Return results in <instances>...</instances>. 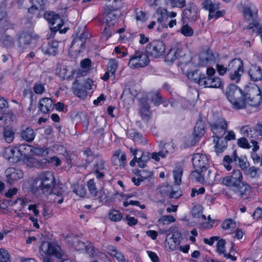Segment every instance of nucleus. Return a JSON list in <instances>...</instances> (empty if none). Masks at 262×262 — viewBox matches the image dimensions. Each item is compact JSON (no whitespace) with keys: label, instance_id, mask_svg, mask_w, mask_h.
Masks as SVG:
<instances>
[{"label":"nucleus","instance_id":"nucleus-1","mask_svg":"<svg viewBox=\"0 0 262 262\" xmlns=\"http://www.w3.org/2000/svg\"><path fill=\"white\" fill-rule=\"evenodd\" d=\"M226 96L234 109H244L248 105L258 106L262 103V87L254 85L244 96L237 86L230 84L226 89Z\"/></svg>","mask_w":262,"mask_h":262},{"label":"nucleus","instance_id":"nucleus-2","mask_svg":"<svg viewBox=\"0 0 262 262\" xmlns=\"http://www.w3.org/2000/svg\"><path fill=\"white\" fill-rule=\"evenodd\" d=\"M55 179L52 172L47 171L38 175L31 184V191L36 195L50 194L55 189Z\"/></svg>","mask_w":262,"mask_h":262},{"label":"nucleus","instance_id":"nucleus-3","mask_svg":"<svg viewBox=\"0 0 262 262\" xmlns=\"http://www.w3.org/2000/svg\"><path fill=\"white\" fill-rule=\"evenodd\" d=\"M39 253L43 262H66L62 251L56 244L42 243L39 249Z\"/></svg>","mask_w":262,"mask_h":262},{"label":"nucleus","instance_id":"nucleus-4","mask_svg":"<svg viewBox=\"0 0 262 262\" xmlns=\"http://www.w3.org/2000/svg\"><path fill=\"white\" fill-rule=\"evenodd\" d=\"M168 56L172 60L179 59L181 64H186L191 60V57L186 46L184 44L177 43L171 48Z\"/></svg>","mask_w":262,"mask_h":262},{"label":"nucleus","instance_id":"nucleus-5","mask_svg":"<svg viewBox=\"0 0 262 262\" xmlns=\"http://www.w3.org/2000/svg\"><path fill=\"white\" fill-rule=\"evenodd\" d=\"M228 72L230 79L233 82L238 83L244 73V66L242 60L235 58L228 64Z\"/></svg>","mask_w":262,"mask_h":262},{"label":"nucleus","instance_id":"nucleus-6","mask_svg":"<svg viewBox=\"0 0 262 262\" xmlns=\"http://www.w3.org/2000/svg\"><path fill=\"white\" fill-rule=\"evenodd\" d=\"M203 8L209 11L208 19H217L225 14L224 10H220L219 3L212 0H204L202 3Z\"/></svg>","mask_w":262,"mask_h":262},{"label":"nucleus","instance_id":"nucleus-7","mask_svg":"<svg viewBox=\"0 0 262 262\" xmlns=\"http://www.w3.org/2000/svg\"><path fill=\"white\" fill-rule=\"evenodd\" d=\"M86 37L87 35L83 33L73 39L69 49V54L71 57L76 58L80 53L83 52Z\"/></svg>","mask_w":262,"mask_h":262},{"label":"nucleus","instance_id":"nucleus-8","mask_svg":"<svg viewBox=\"0 0 262 262\" xmlns=\"http://www.w3.org/2000/svg\"><path fill=\"white\" fill-rule=\"evenodd\" d=\"M243 15L244 18L249 21H252V24L248 25L247 29L250 32L254 31V28H257V23L255 19L258 16V9L253 4L246 5L243 8Z\"/></svg>","mask_w":262,"mask_h":262},{"label":"nucleus","instance_id":"nucleus-9","mask_svg":"<svg viewBox=\"0 0 262 262\" xmlns=\"http://www.w3.org/2000/svg\"><path fill=\"white\" fill-rule=\"evenodd\" d=\"M243 181L242 173L238 169H234L229 175L223 178L222 183L223 185L233 190L239 186Z\"/></svg>","mask_w":262,"mask_h":262},{"label":"nucleus","instance_id":"nucleus-10","mask_svg":"<svg viewBox=\"0 0 262 262\" xmlns=\"http://www.w3.org/2000/svg\"><path fill=\"white\" fill-rule=\"evenodd\" d=\"M228 126V122L223 117L219 118L210 123L211 130L213 138L223 137Z\"/></svg>","mask_w":262,"mask_h":262},{"label":"nucleus","instance_id":"nucleus-11","mask_svg":"<svg viewBox=\"0 0 262 262\" xmlns=\"http://www.w3.org/2000/svg\"><path fill=\"white\" fill-rule=\"evenodd\" d=\"M146 51L147 53L153 58H160L164 55L165 47L162 41L154 40L148 44Z\"/></svg>","mask_w":262,"mask_h":262},{"label":"nucleus","instance_id":"nucleus-12","mask_svg":"<svg viewBox=\"0 0 262 262\" xmlns=\"http://www.w3.org/2000/svg\"><path fill=\"white\" fill-rule=\"evenodd\" d=\"M149 62L147 54L140 52H136L130 59L128 65L132 68H143L146 66Z\"/></svg>","mask_w":262,"mask_h":262},{"label":"nucleus","instance_id":"nucleus-13","mask_svg":"<svg viewBox=\"0 0 262 262\" xmlns=\"http://www.w3.org/2000/svg\"><path fill=\"white\" fill-rule=\"evenodd\" d=\"M44 17L52 26L57 24L56 26L51 29V35H54L57 30L62 27L63 25L62 20L60 18L58 14L50 11L46 12L44 14Z\"/></svg>","mask_w":262,"mask_h":262},{"label":"nucleus","instance_id":"nucleus-14","mask_svg":"<svg viewBox=\"0 0 262 262\" xmlns=\"http://www.w3.org/2000/svg\"><path fill=\"white\" fill-rule=\"evenodd\" d=\"M38 36L36 34L31 33H22L18 38V41L19 43L20 48L23 49H27L30 46H34L36 43Z\"/></svg>","mask_w":262,"mask_h":262},{"label":"nucleus","instance_id":"nucleus-15","mask_svg":"<svg viewBox=\"0 0 262 262\" xmlns=\"http://www.w3.org/2000/svg\"><path fill=\"white\" fill-rule=\"evenodd\" d=\"M192 162L196 170H206L208 165V159L206 155L201 154H194L192 158Z\"/></svg>","mask_w":262,"mask_h":262},{"label":"nucleus","instance_id":"nucleus-16","mask_svg":"<svg viewBox=\"0 0 262 262\" xmlns=\"http://www.w3.org/2000/svg\"><path fill=\"white\" fill-rule=\"evenodd\" d=\"M5 177L7 182L12 184L23 177V172L18 169L13 167L8 168L5 172Z\"/></svg>","mask_w":262,"mask_h":262},{"label":"nucleus","instance_id":"nucleus-17","mask_svg":"<svg viewBox=\"0 0 262 262\" xmlns=\"http://www.w3.org/2000/svg\"><path fill=\"white\" fill-rule=\"evenodd\" d=\"M199 85L205 88H219L222 85L221 79L217 77L205 76L200 80Z\"/></svg>","mask_w":262,"mask_h":262},{"label":"nucleus","instance_id":"nucleus-18","mask_svg":"<svg viewBox=\"0 0 262 262\" xmlns=\"http://www.w3.org/2000/svg\"><path fill=\"white\" fill-rule=\"evenodd\" d=\"M3 156L5 159L7 160L12 159V162L15 163L21 160L20 158V154L17 151L16 146L13 147L9 146L5 148L3 151Z\"/></svg>","mask_w":262,"mask_h":262},{"label":"nucleus","instance_id":"nucleus-19","mask_svg":"<svg viewBox=\"0 0 262 262\" xmlns=\"http://www.w3.org/2000/svg\"><path fill=\"white\" fill-rule=\"evenodd\" d=\"M19 135L22 140L30 143L34 140L36 133L32 127H27L21 129Z\"/></svg>","mask_w":262,"mask_h":262},{"label":"nucleus","instance_id":"nucleus-20","mask_svg":"<svg viewBox=\"0 0 262 262\" xmlns=\"http://www.w3.org/2000/svg\"><path fill=\"white\" fill-rule=\"evenodd\" d=\"M249 75L251 80L253 81L262 80V70L259 66L252 65L249 71Z\"/></svg>","mask_w":262,"mask_h":262},{"label":"nucleus","instance_id":"nucleus-21","mask_svg":"<svg viewBox=\"0 0 262 262\" xmlns=\"http://www.w3.org/2000/svg\"><path fill=\"white\" fill-rule=\"evenodd\" d=\"M112 162L117 166L123 167L126 162L125 154L120 150H117L113 155Z\"/></svg>","mask_w":262,"mask_h":262},{"label":"nucleus","instance_id":"nucleus-22","mask_svg":"<svg viewBox=\"0 0 262 262\" xmlns=\"http://www.w3.org/2000/svg\"><path fill=\"white\" fill-rule=\"evenodd\" d=\"M39 110L43 113H47L53 109V103L51 99L44 98L39 103Z\"/></svg>","mask_w":262,"mask_h":262},{"label":"nucleus","instance_id":"nucleus-23","mask_svg":"<svg viewBox=\"0 0 262 262\" xmlns=\"http://www.w3.org/2000/svg\"><path fill=\"white\" fill-rule=\"evenodd\" d=\"M213 54L210 51H207L202 53L199 56V65L201 66H207L208 64L214 61Z\"/></svg>","mask_w":262,"mask_h":262},{"label":"nucleus","instance_id":"nucleus-24","mask_svg":"<svg viewBox=\"0 0 262 262\" xmlns=\"http://www.w3.org/2000/svg\"><path fill=\"white\" fill-rule=\"evenodd\" d=\"M251 187L243 182L240 183L239 186L236 187L233 191L241 197L247 196L251 191Z\"/></svg>","mask_w":262,"mask_h":262},{"label":"nucleus","instance_id":"nucleus-25","mask_svg":"<svg viewBox=\"0 0 262 262\" xmlns=\"http://www.w3.org/2000/svg\"><path fill=\"white\" fill-rule=\"evenodd\" d=\"M17 151L20 154V160H21L24 158L31 155L32 146L27 144H19L16 146Z\"/></svg>","mask_w":262,"mask_h":262},{"label":"nucleus","instance_id":"nucleus-26","mask_svg":"<svg viewBox=\"0 0 262 262\" xmlns=\"http://www.w3.org/2000/svg\"><path fill=\"white\" fill-rule=\"evenodd\" d=\"M128 136L132 139L136 144H145L146 143L145 139L142 135L134 130H129L128 131Z\"/></svg>","mask_w":262,"mask_h":262},{"label":"nucleus","instance_id":"nucleus-27","mask_svg":"<svg viewBox=\"0 0 262 262\" xmlns=\"http://www.w3.org/2000/svg\"><path fill=\"white\" fill-rule=\"evenodd\" d=\"M108 252L112 257L116 258L120 262H126V259L123 253L117 250V248L114 246H110L107 248Z\"/></svg>","mask_w":262,"mask_h":262},{"label":"nucleus","instance_id":"nucleus-28","mask_svg":"<svg viewBox=\"0 0 262 262\" xmlns=\"http://www.w3.org/2000/svg\"><path fill=\"white\" fill-rule=\"evenodd\" d=\"M58 48V42L57 41H53L49 43L47 47H43L42 51L45 54L55 55L56 54Z\"/></svg>","mask_w":262,"mask_h":262},{"label":"nucleus","instance_id":"nucleus-29","mask_svg":"<svg viewBox=\"0 0 262 262\" xmlns=\"http://www.w3.org/2000/svg\"><path fill=\"white\" fill-rule=\"evenodd\" d=\"M213 142L215 144V150L217 154L221 153L227 147V142L224 137L214 138Z\"/></svg>","mask_w":262,"mask_h":262},{"label":"nucleus","instance_id":"nucleus-30","mask_svg":"<svg viewBox=\"0 0 262 262\" xmlns=\"http://www.w3.org/2000/svg\"><path fill=\"white\" fill-rule=\"evenodd\" d=\"M74 93L79 97H84L86 95V91L84 86L75 80L72 86Z\"/></svg>","mask_w":262,"mask_h":262},{"label":"nucleus","instance_id":"nucleus-31","mask_svg":"<svg viewBox=\"0 0 262 262\" xmlns=\"http://www.w3.org/2000/svg\"><path fill=\"white\" fill-rule=\"evenodd\" d=\"M15 132L11 127H6L3 130V138L5 141L8 143H12L14 139Z\"/></svg>","mask_w":262,"mask_h":262},{"label":"nucleus","instance_id":"nucleus-32","mask_svg":"<svg viewBox=\"0 0 262 262\" xmlns=\"http://www.w3.org/2000/svg\"><path fill=\"white\" fill-rule=\"evenodd\" d=\"M232 158L234 161H238V164L240 168L243 170H246L249 167V163L247 158L245 156L238 157L235 151L233 153Z\"/></svg>","mask_w":262,"mask_h":262},{"label":"nucleus","instance_id":"nucleus-33","mask_svg":"<svg viewBox=\"0 0 262 262\" xmlns=\"http://www.w3.org/2000/svg\"><path fill=\"white\" fill-rule=\"evenodd\" d=\"M240 133L244 137L249 138H255L256 137L255 129L254 128L249 126H244L240 129Z\"/></svg>","mask_w":262,"mask_h":262},{"label":"nucleus","instance_id":"nucleus-34","mask_svg":"<svg viewBox=\"0 0 262 262\" xmlns=\"http://www.w3.org/2000/svg\"><path fill=\"white\" fill-rule=\"evenodd\" d=\"M74 241V246L77 250H85L90 255H93L94 254V249L92 246H85L83 242L78 241L77 238H76Z\"/></svg>","mask_w":262,"mask_h":262},{"label":"nucleus","instance_id":"nucleus-35","mask_svg":"<svg viewBox=\"0 0 262 262\" xmlns=\"http://www.w3.org/2000/svg\"><path fill=\"white\" fill-rule=\"evenodd\" d=\"M91 66L92 61L91 59L85 58L81 60L80 62V67L81 68L82 71L80 73V74L81 76H85L91 71Z\"/></svg>","mask_w":262,"mask_h":262},{"label":"nucleus","instance_id":"nucleus-36","mask_svg":"<svg viewBox=\"0 0 262 262\" xmlns=\"http://www.w3.org/2000/svg\"><path fill=\"white\" fill-rule=\"evenodd\" d=\"M149 106L147 100H142L140 103V114L142 118H146L149 116Z\"/></svg>","mask_w":262,"mask_h":262},{"label":"nucleus","instance_id":"nucleus-37","mask_svg":"<svg viewBox=\"0 0 262 262\" xmlns=\"http://www.w3.org/2000/svg\"><path fill=\"white\" fill-rule=\"evenodd\" d=\"M150 159V154L149 152L141 151L140 157L138 158L137 163L140 167L144 168L146 166V163Z\"/></svg>","mask_w":262,"mask_h":262},{"label":"nucleus","instance_id":"nucleus-38","mask_svg":"<svg viewBox=\"0 0 262 262\" xmlns=\"http://www.w3.org/2000/svg\"><path fill=\"white\" fill-rule=\"evenodd\" d=\"M205 133L204 125L202 121H198L194 128L193 135L195 138L202 137Z\"/></svg>","mask_w":262,"mask_h":262},{"label":"nucleus","instance_id":"nucleus-39","mask_svg":"<svg viewBox=\"0 0 262 262\" xmlns=\"http://www.w3.org/2000/svg\"><path fill=\"white\" fill-rule=\"evenodd\" d=\"M148 97L155 106H158L162 102L163 98L160 95L159 92L157 91L149 93Z\"/></svg>","mask_w":262,"mask_h":262},{"label":"nucleus","instance_id":"nucleus-40","mask_svg":"<svg viewBox=\"0 0 262 262\" xmlns=\"http://www.w3.org/2000/svg\"><path fill=\"white\" fill-rule=\"evenodd\" d=\"M121 1L119 0H109L108 3L105 7V10L114 11L119 9L121 6Z\"/></svg>","mask_w":262,"mask_h":262},{"label":"nucleus","instance_id":"nucleus-41","mask_svg":"<svg viewBox=\"0 0 262 262\" xmlns=\"http://www.w3.org/2000/svg\"><path fill=\"white\" fill-rule=\"evenodd\" d=\"M250 142L251 143V144L252 145V147H253L252 150L253 151V152H252L251 154V158H252V159L255 163H258L260 161V158L256 153H255V152L257 150H258L259 148V146L258 145V142L256 140H252L250 141Z\"/></svg>","mask_w":262,"mask_h":262},{"label":"nucleus","instance_id":"nucleus-42","mask_svg":"<svg viewBox=\"0 0 262 262\" xmlns=\"http://www.w3.org/2000/svg\"><path fill=\"white\" fill-rule=\"evenodd\" d=\"M106 13V15L105 16V19L106 20V25L110 27L111 25H114L116 23L115 20L116 18V15L113 13V11H107L106 12L105 11Z\"/></svg>","mask_w":262,"mask_h":262},{"label":"nucleus","instance_id":"nucleus-43","mask_svg":"<svg viewBox=\"0 0 262 262\" xmlns=\"http://www.w3.org/2000/svg\"><path fill=\"white\" fill-rule=\"evenodd\" d=\"M204 75V74H201L198 71H192L188 73L187 77L190 80L199 84L200 80L203 78Z\"/></svg>","mask_w":262,"mask_h":262},{"label":"nucleus","instance_id":"nucleus-44","mask_svg":"<svg viewBox=\"0 0 262 262\" xmlns=\"http://www.w3.org/2000/svg\"><path fill=\"white\" fill-rule=\"evenodd\" d=\"M118 67V61L115 59H111L108 62L107 70H108L109 72H111L112 76H115Z\"/></svg>","mask_w":262,"mask_h":262},{"label":"nucleus","instance_id":"nucleus-45","mask_svg":"<svg viewBox=\"0 0 262 262\" xmlns=\"http://www.w3.org/2000/svg\"><path fill=\"white\" fill-rule=\"evenodd\" d=\"M168 154V151L166 149H162L158 152H154L150 154V158L154 160L156 162L160 161V158L166 157Z\"/></svg>","mask_w":262,"mask_h":262},{"label":"nucleus","instance_id":"nucleus-46","mask_svg":"<svg viewBox=\"0 0 262 262\" xmlns=\"http://www.w3.org/2000/svg\"><path fill=\"white\" fill-rule=\"evenodd\" d=\"M139 176L143 181L147 180L150 181L153 179V173L152 171L147 170H141L139 171Z\"/></svg>","mask_w":262,"mask_h":262},{"label":"nucleus","instance_id":"nucleus-47","mask_svg":"<svg viewBox=\"0 0 262 262\" xmlns=\"http://www.w3.org/2000/svg\"><path fill=\"white\" fill-rule=\"evenodd\" d=\"M156 13L158 15L157 21L160 23H162L168 15L167 10L162 7L158 8Z\"/></svg>","mask_w":262,"mask_h":262},{"label":"nucleus","instance_id":"nucleus-48","mask_svg":"<svg viewBox=\"0 0 262 262\" xmlns=\"http://www.w3.org/2000/svg\"><path fill=\"white\" fill-rule=\"evenodd\" d=\"M183 173L182 169L181 167L176 168L173 172V178L175 183L180 185L181 183V177Z\"/></svg>","mask_w":262,"mask_h":262},{"label":"nucleus","instance_id":"nucleus-49","mask_svg":"<svg viewBox=\"0 0 262 262\" xmlns=\"http://www.w3.org/2000/svg\"><path fill=\"white\" fill-rule=\"evenodd\" d=\"M222 227L225 230L231 231L235 228L236 224L231 219H228L223 222Z\"/></svg>","mask_w":262,"mask_h":262},{"label":"nucleus","instance_id":"nucleus-50","mask_svg":"<svg viewBox=\"0 0 262 262\" xmlns=\"http://www.w3.org/2000/svg\"><path fill=\"white\" fill-rule=\"evenodd\" d=\"M122 214L116 210H112L109 213V218L112 221H120L122 219Z\"/></svg>","mask_w":262,"mask_h":262},{"label":"nucleus","instance_id":"nucleus-51","mask_svg":"<svg viewBox=\"0 0 262 262\" xmlns=\"http://www.w3.org/2000/svg\"><path fill=\"white\" fill-rule=\"evenodd\" d=\"M167 190H170V192H169V196L170 198H174L177 199L179 198L182 195V191L178 187H175L174 188H171L170 187L169 188H167Z\"/></svg>","mask_w":262,"mask_h":262},{"label":"nucleus","instance_id":"nucleus-52","mask_svg":"<svg viewBox=\"0 0 262 262\" xmlns=\"http://www.w3.org/2000/svg\"><path fill=\"white\" fill-rule=\"evenodd\" d=\"M73 190L77 195L81 197H83L86 194V190L82 185H74Z\"/></svg>","mask_w":262,"mask_h":262},{"label":"nucleus","instance_id":"nucleus-53","mask_svg":"<svg viewBox=\"0 0 262 262\" xmlns=\"http://www.w3.org/2000/svg\"><path fill=\"white\" fill-rule=\"evenodd\" d=\"M169 2L172 8H183L186 5L185 0H169Z\"/></svg>","mask_w":262,"mask_h":262},{"label":"nucleus","instance_id":"nucleus-54","mask_svg":"<svg viewBox=\"0 0 262 262\" xmlns=\"http://www.w3.org/2000/svg\"><path fill=\"white\" fill-rule=\"evenodd\" d=\"M63 192L64 191L62 190V188L60 187V189L58 191H57L56 189H55L52 192L56 195L54 199V201L56 202L59 204H61L63 202L62 195Z\"/></svg>","mask_w":262,"mask_h":262},{"label":"nucleus","instance_id":"nucleus-55","mask_svg":"<svg viewBox=\"0 0 262 262\" xmlns=\"http://www.w3.org/2000/svg\"><path fill=\"white\" fill-rule=\"evenodd\" d=\"M10 255L8 252L4 248H0V262H9Z\"/></svg>","mask_w":262,"mask_h":262},{"label":"nucleus","instance_id":"nucleus-56","mask_svg":"<svg viewBox=\"0 0 262 262\" xmlns=\"http://www.w3.org/2000/svg\"><path fill=\"white\" fill-rule=\"evenodd\" d=\"M237 144L239 147L243 148L249 149L251 147L247 139L244 137L239 138L237 140Z\"/></svg>","mask_w":262,"mask_h":262},{"label":"nucleus","instance_id":"nucleus-57","mask_svg":"<svg viewBox=\"0 0 262 262\" xmlns=\"http://www.w3.org/2000/svg\"><path fill=\"white\" fill-rule=\"evenodd\" d=\"M45 90V85L40 82H36L33 86V91L36 94H41Z\"/></svg>","mask_w":262,"mask_h":262},{"label":"nucleus","instance_id":"nucleus-58","mask_svg":"<svg viewBox=\"0 0 262 262\" xmlns=\"http://www.w3.org/2000/svg\"><path fill=\"white\" fill-rule=\"evenodd\" d=\"M176 219L172 215H163L159 220V222L162 223L163 224H169L171 223L174 222Z\"/></svg>","mask_w":262,"mask_h":262},{"label":"nucleus","instance_id":"nucleus-59","mask_svg":"<svg viewBox=\"0 0 262 262\" xmlns=\"http://www.w3.org/2000/svg\"><path fill=\"white\" fill-rule=\"evenodd\" d=\"M48 154V148H37L33 147L32 146V155H45Z\"/></svg>","mask_w":262,"mask_h":262},{"label":"nucleus","instance_id":"nucleus-60","mask_svg":"<svg viewBox=\"0 0 262 262\" xmlns=\"http://www.w3.org/2000/svg\"><path fill=\"white\" fill-rule=\"evenodd\" d=\"M92 196L95 197L96 199L98 200L100 202L104 200L106 197L104 190L102 188L97 190L95 194H93Z\"/></svg>","mask_w":262,"mask_h":262},{"label":"nucleus","instance_id":"nucleus-61","mask_svg":"<svg viewBox=\"0 0 262 262\" xmlns=\"http://www.w3.org/2000/svg\"><path fill=\"white\" fill-rule=\"evenodd\" d=\"M24 162L29 167H33L37 163V160L29 155L22 159Z\"/></svg>","mask_w":262,"mask_h":262},{"label":"nucleus","instance_id":"nucleus-62","mask_svg":"<svg viewBox=\"0 0 262 262\" xmlns=\"http://www.w3.org/2000/svg\"><path fill=\"white\" fill-rule=\"evenodd\" d=\"M226 242L224 239L219 240L216 245L217 252L220 254H224L226 251Z\"/></svg>","mask_w":262,"mask_h":262},{"label":"nucleus","instance_id":"nucleus-63","mask_svg":"<svg viewBox=\"0 0 262 262\" xmlns=\"http://www.w3.org/2000/svg\"><path fill=\"white\" fill-rule=\"evenodd\" d=\"M232 162V158L229 156H226L224 157L223 161V164L225 168L229 171L232 169L231 163Z\"/></svg>","mask_w":262,"mask_h":262},{"label":"nucleus","instance_id":"nucleus-64","mask_svg":"<svg viewBox=\"0 0 262 262\" xmlns=\"http://www.w3.org/2000/svg\"><path fill=\"white\" fill-rule=\"evenodd\" d=\"M181 32L185 36H191L193 34V30L187 25L181 28Z\"/></svg>","mask_w":262,"mask_h":262}]
</instances>
